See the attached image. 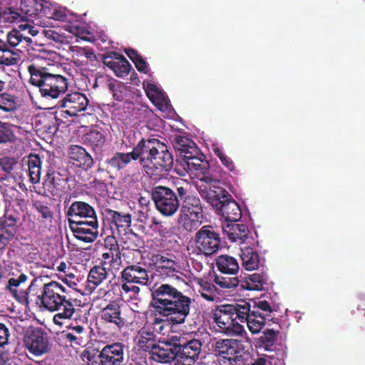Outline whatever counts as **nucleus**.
I'll list each match as a JSON object with an SVG mask.
<instances>
[{
  "instance_id": "nucleus-29",
  "label": "nucleus",
  "mask_w": 365,
  "mask_h": 365,
  "mask_svg": "<svg viewBox=\"0 0 365 365\" xmlns=\"http://www.w3.org/2000/svg\"><path fill=\"white\" fill-rule=\"evenodd\" d=\"M222 230L227 238L233 242L250 243V239L254 240L252 237H249L250 232L247 225L245 224H238L236 222H225L222 226Z\"/></svg>"
},
{
  "instance_id": "nucleus-53",
  "label": "nucleus",
  "mask_w": 365,
  "mask_h": 365,
  "mask_svg": "<svg viewBox=\"0 0 365 365\" xmlns=\"http://www.w3.org/2000/svg\"><path fill=\"white\" fill-rule=\"evenodd\" d=\"M213 152L215 155L220 158L222 165L230 171H233L235 170V164L233 161L223 153L221 148L218 147L214 148Z\"/></svg>"
},
{
  "instance_id": "nucleus-35",
  "label": "nucleus",
  "mask_w": 365,
  "mask_h": 365,
  "mask_svg": "<svg viewBox=\"0 0 365 365\" xmlns=\"http://www.w3.org/2000/svg\"><path fill=\"white\" fill-rule=\"evenodd\" d=\"M121 277L127 283L146 284L148 282L147 270L138 264L126 267L121 272Z\"/></svg>"
},
{
  "instance_id": "nucleus-46",
  "label": "nucleus",
  "mask_w": 365,
  "mask_h": 365,
  "mask_svg": "<svg viewBox=\"0 0 365 365\" xmlns=\"http://www.w3.org/2000/svg\"><path fill=\"white\" fill-rule=\"evenodd\" d=\"M16 53L9 49L8 45L0 40V65L13 66L19 62Z\"/></svg>"
},
{
  "instance_id": "nucleus-32",
  "label": "nucleus",
  "mask_w": 365,
  "mask_h": 365,
  "mask_svg": "<svg viewBox=\"0 0 365 365\" xmlns=\"http://www.w3.org/2000/svg\"><path fill=\"white\" fill-rule=\"evenodd\" d=\"M101 319L106 322L113 324L118 329H121L125 324V319L122 317L120 307L115 301L102 309L101 314Z\"/></svg>"
},
{
  "instance_id": "nucleus-18",
  "label": "nucleus",
  "mask_w": 365,
  "mask_h": 365,
  "mask_svg": "<svg viewBox=\"0 0 365 365\" xmlns=\"http://www.w3.org/2000/svg\"><path fill=\"white\" fill-rule=\"evenodd\" d=\"M9 279L6 285V289L9 291V293L17 300H20L21 299H27L29 294H33L36 292L37 287L36 279L32 280L26 291L19 292V288L21 285L25 284L28 280L27 274L19 269H16V272L11 271L9 273Z\"/></svg>"
},
{
  "instance_id": "nucleus-47",
  "label": "nucleus",
  "mask_w": 365,
  "mask_h": 365,
  "mask_svg": "<svg viewBox=\"0 0 365 365\" xmlns=\"http://www.w3.org/2000/svg\"><path fill=\"white\" fill-rule=\"evenodd\" d=\"M278 334V331H274L271 329L264 330L263 334L259 339V346L263 347L266 351H272Z\"/></svg>"
},
{
  "instance_id": "nucleus-17",
  "label": "nucleus",
  "mask_w": 365,
  "mask_h": 365,
  "mask_svg": "<svg viewBox=\"0 0 365 365\" xmlns=\"http://www.w3.org/2000/svg\"><path fill=\"white\" fill-rule=\"evenodd\" d=\"M19 218L13 214L5 212L0 217V255L9 248L18 233Z\"/></svg>"
},
{
  "instance_id": "nucleus-2",
  "label": "nucleus",
  "mask_w": 365,
  "mask_h": 365,
  "mask_svg": "<svg viewBox=\"0 0 365 365\" xmlns=\"http://www.w3.org/2000/svg\"><path fill=\"white\" fill-rule=\"evenodd\" d=\"M138 154L144 171L155 180L168 175L173 168V155L159 139L141 138L138 143Z\"/></svg>"
},
{
  "instance_id": "nucleus-63",
  "label": "nucleus",
  "mask_w": 365,
  "mask_h": 365,
  "mask_svg": "<svg viewBox=\"0 0 365 365\" xmlns=\"http://www.w3.org/2000/svg\"><path fill=\"white\" fill-rule=\"evenodd\" d=\"M67 328L71 330V332L77 333L78 336H81L82 334L84 333L85 328L83 325L76 324L74 325L71 323L70 325L67 326Z\"/></svg>"
},
{
  "instance_id": "nucleus-38",
  "label": "nucleus",
  "mask_w": 365,
  "mask_h": 365,
  "mask_svg": "<svg viewBox=\"0 0 365 365\" xmlns=\"http://www.w3.org/2000/svg\"><path fill=\"white\" fill-rule=\"evenodd\" d=\"M143 87L148 98L161 111H166L169 109L170 104L164 96L163 92L153 83H143Z\"/></svg>"
},
{
  "instance_id": "nucleus-4",
  "label": "nucleus",
  "mask_w": 365,
  "mask_h": 365,
  "mask_svg": "<svg viewBox=\"0 0 365 365\" xmlns=\"http://www.w3.org/2000/svg\"><path fill=\"white\" fill-rule=\"evenodd\" d=\"M152 305L155 313L167 317L173 324L182 323V294L165 284L153 292Z\"/></svg>"
},
{
  "instance_id": "nucleus-22",
  "label": "nucleus",
  "mask_w": 365,
  "mask_h": 365,
  "mask_svg": "<svg viewBox=\"0 0 365 365\" xmlns=\"http://www.w3.org/2000/svg\"><path fill=\"white\" fill-rule=\"evenodd\" d=\"M103 220L111 229H116L119 232H126L131 225V215L128 212L113 210L108 207L101 210Z\"/></svg>"
},
{
  "instance_id": "nucleus-21",
  "label": "nucleus",
  "mask_w": 365,
  "mask_h": 365,
  "mask_svg": "<svg viewBox=\"0 0 365 365\" xmlns=\"http://www.w3.org/2000/svg\"><path fill=\"white\" fill-rule=\"evenodd\" d=\"M138 144L131 152H115L111 158H108L105 163L106 170L110 174H115L123 170L132 160H138Z\"/></svg>"
},
{
  "instance_id": "nucleus-61",
  "label": "nucleus",
  "mask_w": 365,
  "mask_h": 365,
  "mask_svg": "<svg viewBox=\"0 0 365 365\" xmlns=\"http://www.w3.org/2000/svg\"><path fill=\"white\" fill-rule=\"evenodd\" d=\"M19 28L21 29V31L26 34V35L28 36H29V35L31 36H35L39 33V31L37 28L29 24H20Z\"/></svg>"
},
{
  "instance_id": "nucleus-52",
  "label": "nucleus",
  "mask_w": 365,
  "mask_h": 365,
  "mask_svg": "<svg viewBox=\"0 0 365 365\" xmlns=\"http://www.w3.org/2000/svg\"><path fill=\"white\" fill-rule=\"evenodd\" d=\"M42 33L45 37L53 42L59 44H68L69 43L68 36L63 34H60L53 29H42Z\"/></svg>"
},
{
  "instance_id": "nucleus-43",
  "label": "nucleus",
  "mask_w": 365,
  "mask_h": 365,
  "mask_svg": "<svg viewBox=\"0 0 365 365\" xmlns=\"http://www.w3.org/2000/svg\"><path fill=\"white\" fill-rule=\"evenodd\" d=\"M202 269V264L194 259L189 258L186 260V265H184V284L193 287V282L195 278H200L197 276Z\"/></svg>"
},
{
  "instance_id": "nucleus-24",
  "label": "nucleus",
  "mask_w": 365,
  "mask_h": 365,
  "mask_svg": "<svg viewBox=\"0 0 365 365\" xmlns=\"http://www.w3.org/2000/svg\"><path fill=\"white\" fill-rule=\"evenodd\" d=\"M103 63L120 78L128 76L132 68L125 56L118 52H107L103 54Z\"/></svg>"
},
{
  "instance_id": "nucleus-59",
  "label": "nucleus",
  "mask_w": 365,
  "mask_h": 365,
  "mask_svg": "<svg viewBox=\"0 0 365 365\" xmlns=\"http://www.w3.org/2000/svg\"><path fill=\"white\" fill-rule=\"evenodd\" d=\"M6 5L9 6L7 9L9 14L11 15L12 21L17 20L21 15L19 12L16 11V8L14 6L17 5L19 0H1Z\"/></svg>"
},
{
  "instance_id": "nucleus-10",
  "label": "nucleus",
  "mask_w": 365,
  "mask_h": 365,
  "mask_svg": "<svg viewBox=\"0 0 365 365\" xmlns=\"http://www.w3.org/2000/svg\"><path fill=\"white\" fill-rule=\"evenodd\" d=\"M197 248L203 255L208 256L217 252L220 247L219 230L212 225L202 226L195 234Z\"/></svg>"
},
{
  "instance_id": "nucleus-42",
  "label": "nucleus",
  "mask_w": 365,
  "mask_h": 365,
  "mask_svg": "<svg viewBox=\"0 0 365 365\" xmlns=\"http://www.w3.org/2000/svg\"><path fill=\"white\" fill-rule=\"evenodd\" d=\"M240 257L245 269L252 271L258 269L260 264L259 255L250 246L241 248Z\"/></svg>"
},
{
  "instance_id": "nucleus-11",
  "label": "nucleus",
  "mask_w": 365,
  "mask_h": 365,
  "mask_svg": "<svg viewBox=\"0 0 365 365\" xmlns=\"http://www.w3.org/2000/svg\"><path fill=\"white\" fill-rule=\"evenodd\" d=\"M151 195L157 210L165 216L173 215L179 207L178 197L169 187H154L151 190Z\"/></svg>"
},
{
  "instance_id": "nucleus-19",
  "label": "nucleus",
  "mask_w": 365,
  "mask_h": 365,
  "mask_svg": "<svg viewBox=\"0 0 365 365\" xmlns=\"http://www.w3.org/2000/svg\"><path fill=\"white\" fill-rule=\"evenodd\" d=\"M103 246L106 251L102 254L103 264H108L110 269L119 270L123 261L115 237L108 235L104 239Z\"/></svg>"
},
{
  "instance_id": "nucleus-13",
  "label": "nucleus",
  "mask_w": 365,
  "mask_h": 365,
  "mask_svg": "<svg viewBox=\"0 0 365 365\" xmlns=\"http://www.w3.org/2000/svg\"><path fill=\"white\" fill-rule=\"evenodd\" d=\"M26 349L34 356H41L48 351V336L41 328H34L26 331L24 337Z\"/></svg>"
},
{
  "instance_id": "nucleus-51",
  "label": "nucleus",
  "mask_w": 365,
  "mask_h": 365,
  "mask_svg": "<svg viewBox=\"0 0 365 365\" xmlns=\"http://www.w3.org/2000/svg\"><path fill=\"white\" fill-rule=\"evenodd\" d=\"M16 138L11 125L0 121V144L14 142Z\"/></svg>"
},
{
  "instance_id": "nucleus-33",
  "label": "nucleus",
  "mask_w": 365,
  "mask_h": 365,
  "mask_svg": "<svg viewBox=\"0 0 365 365\" xmlns=\"http://www.w3.org/2000/svg\"><path fill=\"white\" fill-rule=\"evenodd\" d=\"M69 158L74 162L77 167L84 170L92 168L94 161L92 156L82 146L72 145L70 146Z\"/></svg>"
},
{
  "instance_id": "nucleus-56",
  "label": "nucleus",
  "mask_w": 365,
  "mask_h": 365,
  "mask_svg": "<svg viewBox=\"0 0 365 365\" xmlns=\"http://www.w3.org/2000/svg\"><path fill=\"white\" fill-rule=\"evenodd\" d=\"M63 339L70 343L71 346H79L83 342V336L73 335V332L63 331Z\"/></svg>"
},
{
  "instance_id": "nucleus-40",
  "label": "nucleus",
  "mask_w": 365,
  "mask_h": 365,
  "mask_svg": "<svg viewBox=\"0 0 365 365\" xmlns=\"http://www.w3.org/2000/svg\"><path fill=\"white\" fill-rule=\"evenodd\" d=\"M32 42L31 38L23 33L19 27L18 29H12L7 34L8 44L11 47L19 46L18 51L27 50Z\"/></svg>"
},
{
  "instance_id": "nucleus-49",
  "label": "nucleus",
  "mask_w": 365,
  "mask_h": 365,
  "mask_svg": "<svg viewBox=\"0 0 365 365\" xmlns=\"http://www.w3.org/2000/svg\"><path fill=\"white\" fill-rule=\"evenodd\" d=\"M201 153L197 145L184 135V164L187 160L197 157Z\"/></svg>"
},
{
  "instance_id": "nucleus-7",
  "label": "nucleus",
  "mask_w": 365,
  "mask_h": 365,
  "mask_svg": "<svg viewBox=\"0 0 365 365\" xmlns=\"http://www.w3.org/2000/svg\"><path fill=\"white\" fill-rule=\"evenodd\" d=\"M241 341L235 339H219L214 346L217 356L227 360L230 365H245L250 354L241 349Z\"/></svg>"
},
{
  "instance_id": "nucleus-36",
  "label": "nucleus",
  "mask_w": 365,
  "mask_h": 365,
  "mask_svg": "<svg viewBox=\"0 0 365 365\" xmlns=\"http://www.w3.org/2000/svg\"><path fill=\"white\" fill-rule=\"evenodd\" d=\"M16 11L20 13L19 18L21 19L48 15L46 9L38 0H21L20 7L16 8Z\"/></svg>"
},
{
  "instance_id": "nucleus-30",
  "label": "nucleus",
  "mask_w": 365,
  "mask_h": 365,
  "mask_svg": "<svg viewBox=\"0 0 365 365\" xmlns=\"http://www.w3.org/2000/svg\"><path fill=\"white\" fill-rule=\"evenodd\" d=\"M191 303V299L184 296V336H192V334H197L199 331L197 325L200 322V317L195 308L193 309V312L190 314Z\"/></svg>"
},
{
  "instance_id": "nucleus-15",
  "label": "nucleus",
  "mask_w": 365,
  "mask_h": 365,
  "mask_svg": "<svg viewBox=\"0 0 365 365\" xmlns=\"http://www.w3.org/2000/svg\"><path fill=\"white\" fill-rule=\"evenodd\" d=\"M150 355L151 359L158 363L175 361L174 365H182V346L180 344L165 343L164 346L158 344Z\"/></svg>"
},
{
  "instance_id": "nucleus-27",
  "label": "nucleus",
  "mask_w": 365,
  "mask_h": 365,
  "mask_svg": "<svg viewBox=\"0 0 365 365\" xmlns=\"http://www.w3.org/2000/svg\"><path fill=\"white\" fill-rule=\"evenodd\" d=\"M68 217V221L73 220L78 221L83 220H94L98 219L95 209L88 202L83 201H75L71 203L66 212Z\"/></svg>"
},
{
  "instance_id": "nucleus-34",
  "label": "nucleus",
  "mask_w": 365,
  "mask_h": 365,
  "mask_svg": "<svg viewBox=\"0 0 365 365\" xmlns=\"http://www.w3.org/2000/svg\"><path fill=\"white\" fill-rule=\"evenodd\" d=\"M215 211L225 218L226 222H237L242 217V210L232 196L225 200Z\"/></svg>"
},
{
  "instance_id": "nucleus-1",
  "label": "nucleus",
  "mask_w": 365,
  "mask_h": 365,
  "mask_svg": "<svg viewBox=\"0 0 365 365\" xmlns=\"http://www.w3.org/2000/svg\"><path fill=\"white\" fill-rule=\"evenodd\" d=\"M40 306L49 312H58L53 316L56 325H62L64 319L77 320L80 309L76 310L73 304L72 290L61 284L51 281L46 283L38 292H34Z\"/></svg>"
},
{
  "instance_id": "nucleus-20",
  "label": "nucleus",
  "mask_w": 365,
  "mask_h": 365,
  "mask_svg": "<svg viewBox=\"0 0 365 365\" xmlns=\"http://www.w3.org/2000/svg\"><path fill=\"white\" fill-rule=\"evenodd\" d=\"M218 276L215 273H209L208 277L203 278H195V283L197 287V291L201 297L208 302H214L219 298L220 292H232V290L223 289L215 282V277Z\"/></svg>"
},
{
  "instance_id": "nucleus-26",
  "label": "nucleus",
  "mask_w": 365,
  "mask_h": 365,
  "mask_svg": "<svg viewBox=\"0 0 365 365\" xmlns=\"http://www.w3.org/2000/svg\"><path fill=\"white\" fill-rule=\"evenodd\" d=\"M240 303H242V308L245 307V309L240 324L246 322L250 332L252 334L259 333L265 324L266 316H264V313L259 312L258 310L252 309L250 302L242 299L240 300Z\"/></svg>"
},
{
  "instance_id": "nucleus-39",
  "label": "nucleus",
  "mask_w": 365,
  "mask_h": 365,
  "mask_svg": "<svg viewBox=\"0 0 365 365\" xmlns=\"http://www.w3.org/2000/svg\"><path fill=\"white\" fill-rule=\"evenodd\" d=\"M105 265L101 262L100 264L95 265L90 269L87 277V289L90 292L96 289L108 278V272Z\"/></svg>"
},
{
  "instance_id": "nucleus-6",
  "label": "nucleus",
  "mask_w": 365,
  "mask_h": 365,
  "mask_svg": "<svg viewBox=\"0 0 365 365\" xmlns=\"http://www.w3.org/2000/svg\"><path fill=\"white\" fill-rule=\"evenodd\" d=\"M268 277L267 274L254 273L249 275L245 280H240L237 277L215 276V282L223 289L236 290H262L267 284Z\"/></svg>"
},
{
  "instance_id": "nucleus-50",
  "label": "nucleus",
  "mask_w": 365,
  "mask_h": 365,
  "mask_svg": "<svg viewBox=\"0 0 365 365\" xmlns=\"http://www.w3.org/2000/svg\"><path fill=\"white\" fill-rule=\"evenodd\" d=\"M34 207L44 222H52L53 212L47 203L38 200L35 202Z\"/></svg>"
},
{
  "instance_id": "nucleus-9",
  "label": "nucleus",
  "mask_w": 365,
  "mask_h": 365,
  "mask_svg": "<svg viewBox=\"0 0 365 365\" xmlns=\"http://www.w3.org/2000/svg\"><path fill=\"white\" fill-rule=\"evenodd\" d=\"M88 99L80 92L68 93L58 101V110L56 111L55 119L58 125L64 123L62 118L73 117L86 110Z\"/></svg>"
},
{
  "instance_id": "nucleus-31",
  "label": "nucleus",
  "mask_w": 365,
  "mask_h": 365,
  "mask_svg": "<svg viewBox=\"0 0 365 365\" xmlns=\"http://www.w3.org/2000/svg\"><path fill=\"white\" fill-rule=\"evenodd\" d=\"M83 143L93 152L100 153L106 145V132L102 128H93L83 135Z\"/></svg>"
},
{
  "instance_id": "nucleus-62",
  "label": "nucleus",
  "mask_w": 365,
  "mask_h": 365,
  "mask_svg": "<svg viewBox=\"0 0 365 365\" xmlns=\"http://www.w3.org/2000/svg\"><path fill=\"white\" fill-rule=\"evenodd\" d=\"M48 17L60 21H66L67 20V15L66 12L64 11L58 10L56 9L53 10L51 16Z\"/></svg>"
},
{
  "instance_id": "nucleus-48",
  "label": "nucleus",
  "mask_w": 365,
  "mask_h": 365,
  "mask_svg": "<svg viewBox=\"0 0 365 365\" xmlns=\"http://www.w3.org/2000/svg\"><path fill=\"white\" fill-rule=\"evenodd\" d=\"M16 97L8 93L0 94V110L4 112H13L16 110Z\"/></svg>"
},
{
  "instance_id": "nucleus-5",
  "label": "nucleus",
  "mask_w": 365,
  "mask_h": 365,
  "mask_svg": "<svg viewBox=\"0 0 365 365\" xmlns=\"http://www.w3.org/2000/svg\"><path fill=\"white\" fill-rule=\"evenodd\" d=\"M245 307L240 300L234 304L217 306L213 312L212 319L217 326V331L227 336H243L244 327L240 324L243 319Z\"/></svg>"
},
{
  "instance_id": "nucleus-58",
  "label": "nucleus",
  "mask_w": 365,
  "mask_h": 365,
  "mask_svg": "<svg viewBox=\"0 0 365 365\" xmlns=\"http://www.w3.org/2000/svg\"><path fill=\"white\" fill-rule=\"evenodd\" d=\"M162 317H158L157 314H155V316L153 319V324L154 326L153 329L157 331L158 332L160 333L163 329V326L162 325L163 322H168L170 324L172 325V327L175 325H178V324H173L169 319L167 318V317H164L163 315H160Z\"/></svg>"
},
{
  "instance_id": "nucleus-28",
  "label": "nucleus",
  "mask_w": 365,
  "mask_h": 365,
  "mask_svg": "<svg viewBox=\"0 0 365 365\" xmlns=\"http://www.w3.org/2000/svg\"><path fill=\"white\" fill-rule=\"evenodd\" d=\"M150 260L155 273L161 277H175L179 272L180 266L174 260L162 255L152 254Z\"/></svg>"
},
{
  "instance_id": "nucleus-37",
  "label": "nucleus",
  "mask_w": 365,
  "mask_h": 365,
  "mask_svg": "<svg viewBox=\"0 0 365 365\" xmlns=\"http://www.w3.org/2000/svg\"><path fill=\"white\" fill-rule=\"evenodd\" d=\"M202 343L192 336H184V365H192L198 359Z\"/></svg>"
},
{
  "instance_id": "nucleus-64",
  "label": "nucleus",
  "mask_w": 365,
  "mask_h": 365,
  "mask_svg": "<svg viewBox=\"0 0 365 365\" xmlns=\"http://www.w3.org/2000/svg\"><path fill=\"white\" fill-rule=\"evenodd\" d=\"M136 69L141 73H148V64L146 61L143 58L138 63H135V65Z\"/></svg>"
},
{
  "instance_id": "nucleus-57",
  "label": "nucleus",
  "mask_w": 365,
  "mask_h": 365,
  "mask_svg": "<svg viewBox=\"0 0 365 365\" xmlns=\"http://www.w3.org/2000/svg\"><path fill=\"white\" fill-rule=\"evenodd\" d=\"M16 165L15 160L12 158L5 157L1 159L0 166L6 173L11 174Z\"/></svg>"
},
{
  "instance_id": "nucleus-23",
  "label": "nucleus",
  "mask_w": 365,
  "mask_h": 365,
  "mask_svg": "<svg viewBox=\"0 0 365 365\" xmlns=\"http://www.w3.org/2000/svg\"><path fill=\"white\" fill-rule=\"evenodd\" d=\"M67 178L53 169H48L43 182V188L53 197H61L67 189Z\"/></svg>"
},
{
  "instance_id": "nucleus-8",
  "label": "nucleus",
  "mask_w": 365,
  "mask_h": 365,
  "mask_svg": "<svg viewBox=\"0 0 365 365\" xmlns=\"http://www.w3.org/2000/svg\"><path fill=\"white\" fill-rule=\"evenodd\" d=\"M195 187L202 197L216 210L217 208L229 199L231 195L220 185V181L209 175L202 181H196Z\"/></svg>"
},
{
  "instance_id": "nucleus-41",
  "label": "nucleus",
  "mask_w": 365,
  "mask_h": 365,
  "mask_svg": "<svg viewBox=\"0 0 365 365\" xmlns=\"http://www.w3.org/2000/svg\"><path fill=\"white\" fill-rule=\"evenodd\" d=\"M215 264L218 271L227 275L236 274L240 269L237 259L227 255L218 256L215 259Z\"/></svg>"
},
{
  "instance_id": "nucleus-60",
  "label": "nucleus",
  "mask_w": 365,
  "mask_h": 365,
  "mask_svg": "<svg viewBox=\"0 0 365 365\" xmlns=\"http://www.w3.org/2000/svg\"><path fill=\"white\" fill-rule=\"evenodd\" d=\"M9 336V329L4 324L0 323V347L8 343Z\"/></svg>"
},
{
  "instance_id": "nucleus-45",
  "label": "nucleus",
  "mask_w": 365,
  "mask_h": 365,
  "mask_svg": "<svg viewBox=\"0 0 365 365\" xmlns=\"http://www.w3.org/2000/svg\"><path fill=\"white\" fill-rule=\"evenodd\" d=\"M140 339L138 342V346L145 351L152 350L158 344L156 340V335L153 331H148L143 329L140 332Z\"/></svg>"
},
{
  "instance_id": "nucleus-12",
  "label": "nucleus",
  "mask_w": 365,
  "mask_h": 365,
  "mask_svg": "<svg viewBox=\"0 0 365 365\" xmlns=\"http://www.w3.org/2000/svg\"><path fill=\"white\" fill-rule=\"evenodd\" d=\"M203 214L200 201L193 195L184 198V230L196 231L202 222Z\"/></svg>"
},
{
  "instance_id": "nucleus-14",
  "label": "nucleus",
  "mask_w": 365,
  "mask_h": 365,
  "mask_svg": "<svg viewBox=\"0 0 365 365\" xmlns=\"http://www.w3.org/2000/svg\"><path fill=\"white\" fill-rule=\"evenodd\" d=\"M69 228L74 237L86 243L93 242L98 236V220H68Z\"/></svg>"
},
{
  "instance_id": "nucleus-16",
  "label": "nucleus",
  "mask_w": 365,
  "mask_h": 365,
  "mask_svg": "<svg viewBox=\"0 0 365 365\" xmlns=\"http://www.w3.org/2000/svg\"><path fill=\"white\" fill-rule=\"evenodd\" d=\"M205 155L201 153L198 156L187 160L184 164V182L193 183L202 181L210 174L208 162L204 160Z\"/></svg>"
},
{
  "instance_id": "nucleus-44",
  "label": "nucleus",
  "mask_w": 365,
  "mask_h": 365,
  "mask_svg": "<svg viewBox=\"0 0 365 365\" xmlns=\"http://www.w3.org/2000/svg\"><path fill=\"white\" fill-rule=\"evenodd\" d=\"M42 161L38 155L30 154L28 156L26 164L30 181L34 183L39 182L41 174Z\"/></svg>"
},
{
  "instance_id": "nucleus-25",
  "label": "nucleus",
  "mask_w": 365,
  "mask_h": 365,
  "mask_svg": "<svg viewBox=\"0 0 365 365\" xmlns=\"http://www.w3.org/2000/svg\"><path fill=\"white\" fill-rule=\"evenodd\" d=\"M125 345L115 342L105 346L98 357L101 365H122L124 360Z\"/></svg>"
},
{
  "instance_id": "nucleus-55",
  "label": "nucleus",
  "mask_w": 365,
  "mask_h": 365,
  "mask_svg": "<svg viewBox=\"0 0 365 365\" xmlns=\"http://www.w3.org/2000/svg\"><path fill=\"white\" fill-rule=\"evenodd\" d=\"M173 146L176 152L177 162L182 160V136L176 135L172 140Z\"/></svg>"
},
{
  "instance_id": "nucleus-54",
  "label": "nucleus",
  "mask_w": 365,
  "mask_h": 365,
  "mask_svg": "<svg viewBox=\"0 0 365 365\" xmlns=\"http://www.w3.org/2000/svg\"><path fill=\"white\" fill-rule=\"evenodd\" d=\"M252 309L258 310L260 313H264L266 318L271 316L272 308L270 304L266 300H259L254 302Z\"/></svg>"
},
{
  "instance_id": "nucleus-3",
  "label": "nucleus",
  "mask_w": 365,
  "mask_h": 365,
  "mask_svg": "<svg viewBox=\"0 0 365 365\" xmlns=\"http://www.w3.org/2000/svg\"><path fill=\"white\" fill-rule=\"evenodd\" d=\"M29 83L38 88L43 98L56 99L64 94L68 89V79L63 76L53 74L48 68L32 63L28 66Z\"/></svg>"
}]
</instances>
